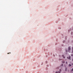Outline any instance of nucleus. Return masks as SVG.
Listing matches in <instances>:
<instances>
[{
	"label": "nucleus",
	"instance_id": "f257e3e1",
	"mask_svg": "<svg viewBox=\"0 0 73 73\" xmlns=\"http://www.w3.org/2000/svg\"><path fill=\"white\" fill-rule=\"evenodd\" d=\"M70 50H71V48H70V47H68V52H70Z\"/></svg>",
	"mask_w": 73,
	"mask_h": 73
},
{
	"label": "nucleus",
	"instance_id": "f03ea898",
	"mask_svg": "<svg viewBox=\"0 0 73 73\" xmlns=\"http://www.w3.org/2000/svg\"><path fill=\"white\" fill-rule=\"evenodd\" d=\"M68 59H69L70 60V56H69V57H67Z\"/></svg>",
	"mask_w": 73,
	"mask_h": 73
},
{
	"label": "nucleus",
	"instance_id": "7ed1b4c3",
	"mask_svg": "<svg viewBox=\"0 0 73 73\" xmlns=\"http://www.w3.org/2000/svg\"><path fill=\"white\" fill-rule=\"evenodd\" d=\"M60 73V71H58V72H55V73Z\"/></svg>",
	"mask_w": 73,
	"mask_h": 73
},
{
	"label": "nucleus",
	"instance_id": "20e7f679",
	"mask_svg": "<svg viewBox=\"0 0 73 73\" xmlns=\"http://www.w3.org/2000/svg\"><path fill=\"white\" fill-rule=\"evenodd\" d=\"M62 57H63V58H65V56H64V55H62Z\"/></svg>",
	"mask_w": 73,
	"mask_h": 73
},
{
	"label": "nucleus",
	"instance_id": "39448f33",
	"mask_svg": "<svg viewBox=\"0 0 73 73\" xmlns=\"http://www.w3.org/2000/svg\"><path fill=\"white\" fill-rule=\"evenodd\" d=\"M69 66H72V65H71V64H69Z\"/></svg>",
	"mask_w": 73,
	"mask_h": 73
},
{
	"label": "nucleus",
	"instance_id": "423d86ee",
	"mask_svg": "<svg viewBox=\"0 0 73 73\" xmlns=\"http://www.w3.org/2000/svg\"><path fill=\"white\" fill-rule=\"evenodd\" d=\"M72 53H73V47H72Z\"/></svg>",
	"mask_w": 73,
	"mask_h": 73
},
{
	"label": "nucleus",
	"instance_id": "0eeeda50",
	"mask_svg": "<svg viewBox=\"0 0 73 73\" xmlns=\"http://www.w3.org/2000/svg\"><path fill=\"white\" fill-rule=\"evenodd\" d=\"M62 63H65V62L64 61H63L62 62Z\"/></svg>",
	"mask_w": 73,
	"mask_h": 73
},
{
	"label": "nucleus",
	"instance_id": "6e6552de",
	"mask_svg": "<svg viewBox=\"0 0 73 73\" xmlns=\"http://www.w3.org/2000/svg\"><path fill=\"white\" fill-rule=\"evenodd\" d=\"M65 71H66V70H67V68H65Z\"/></svg>",
	"mask_w": 73,
	"mask_h": 73
},
{
	"label": "nucleus",
	"instance_id": "1a4fd4ad",
	"mask_svg": "<svg viewBox=\"0 0 73 73\" xmlns=\"http://www.w3.org/2000/svg\"><path fill=\"white\" fill-rule=\"evenodd\" d=\"M71 71H73V68H72V69L71 70Z\"/></svg>",
	"mask_w": 73,
	"mask_h": 73
},
{
	"label": "nucleus",
	"instance_id": "9d476101",
	"mask_svg": "<svg viewBox=\"0 0 73 73\" xmlns=\"http://www.w3.org/2000/svg\"><path fill=\"white\" fill-rule=\"evenodd\" d=\"M9 53H10V54H11V52H9V53H7V54H9Z\"/></svg>",
	"mask_w": 73,
	"mask_h": 73
},
{
	"label": "nucleus",
	"instance_id": "9b49d317",
	"mask_svg": "<svg viewBox=\"0 0 73 73\" xmlns=\"http://www.w3.org/2000/svg\"><path fill=\"white\" fill-rule=\"evenodd\" d=\"M66 64H68V62H66Z\"/></svg>",
	"mask_w": 73,
	"mask_h": 73
},
{
	"label": "nucleus",
	"instance_id": "f8f14e48",
	"mask_svg": "<svg viewBox=\"0 0 73 73\" xmlns=\"http://www.w3.org/2000/svg\"><path fill=\"white\" fill-rule=\"evenodd\" d=\"M71 56H73V54H71Z\"/></svg>",
	"mask_w": 73,
	"mask_h": 73
},
{
	"label": "nucleus",
	"instance_id": "ddd939ff",
	"mask_svg": "<svg viewBox=\"0 0 73 73\" xmlns=\"http://www.w3.org/2000/svg\"><path fill=\"white\" fill-rule=\"evenodd\" d=\"M66 52H68V51H67V50H66Z\"/></svg>",
	"mask_w": 73,
	"mask_h": 73
},
{
	"label": "nucleus",
	"instance_id": "4468645a",
	"mask_svg": "<svg viewBox=\"0 0 73 73\" xmlns=\"http://www.w3.org/2000/svg\"><path fill=\"white\" fill-rule=\"evenodd\" d=\"M61 70H60V72H61Z\"/></svg>",
	"mask_w": 73,
	"mask_h": 73
},
{
	"label": "nucleus",
	"instance_id": "2eb2a0df",
	"mask_svg": "<svg viewBox=\"0 0 73 73\" xmlns=\"http://www.w3.org/2000/svg\"><path fill=\"white\" fill-rule=\"evenodd\" d=\"M62 66H63V64H62Z\"/></svg>",
	"mask_w": 73,
	"mask_h": 73
},
{
	"label": "nucleus",
	"instance_id": "dca6fc26",
	"mask_svg": "<svg viewBox=\"0 0 73 73\" xmlns=\"http://www.w3.org/2000/svg\"><path fill=\"white\" fill-rule=\"evenodd\" d=\"M72 65H73V63L72 64Z\"/></svg>",
	"mask_w": 73,
	"mask_h": 73
},
{
	"label": "nucleus",
	"instance_id": "f3484780",
	"mask_svg": "<svg viewBox=\"0 0 73 73\" xmlns=\"http://www.w3.org/2000/svg\"><path fill=\"white\" fill-rule=\"evenodd\" d=\"M72 61H73V59H72Z\"/></svg>",
	"mask_w": 73,
	"mask_h": 73
}]
</instances>
